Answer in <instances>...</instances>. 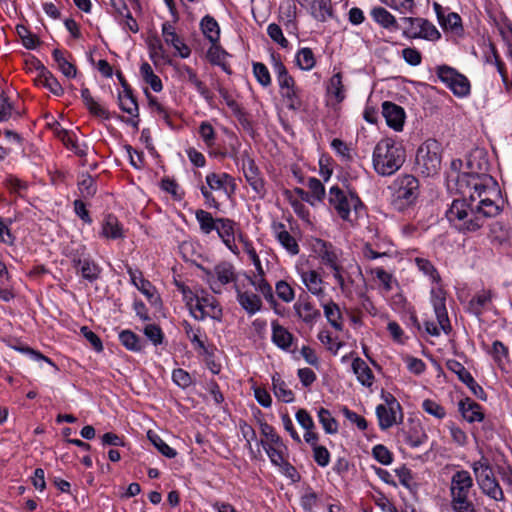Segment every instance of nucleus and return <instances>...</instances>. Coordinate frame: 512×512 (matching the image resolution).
Here are the masks:
<instances>
[{
	"label": "nucleus",
	"mask_w": 512,
	"mask_h": 512,
	"mask_svg": "<svg viewBox=\"0 0 512 512\" xmlns=\"http://www.w3.org/2000/svg\"><path fill=\"white\" fill-rule=\"evenodd\" d=\"M307 9L316 20L321 22L333 17L331 0H313Z\"/></svg>",
	"instance_id": "34"
},
{
	"label": "nucleus",
	"mask_w": 512,
	"mask_h": 512,
	"mask_svg": "<svg viewBox=\"0 0 512 512\" xmlns=\"http://www.w3.org/2000/svg\"><path fill=\"white\" fill-rule=\"evenodd\" d=\"M300 505L305 512H315L314 507L318 502V495L310 485L304 484L300 487Z\"/></svg>",
	"instance_id": "38"
},
{
	"label": "nucleus",
	"mask_w": 512,
	"mask_h": 512,
	"mask_svg": "<svg viewBox=\"0 0 512 512\" xmlns=\"http://www.w3.org/2000/svg\"><path fill=\"white\" fill-rule=\"evenodd\" d=\"M372 456L382 465H390L393 462L392 452L382 444H377L372 448Z\"/></svg>",
	"instance_id": "61"
},
{
	"label": "nucleus",
	"mask_w": 512,
	"mask_h": 512,
	"mask_svg": "<svg viewBox=\"0 0 512 512\" xmlns=\"http://www.w3.org/2000/svg\"><path fill=\"white\" fill-rule=\"evenodd\" d=\"M81 97L86 108L92 115L103 119H110L109 111L94 100L88 88H82Z\"/></svg>",
	"instance_id": "35"
},
{
	"label": "nucleus",
	"mask_w": 512,
	"mask_h": 512,
	"mask_svg": "<svg viewBox=\"0 0 512 512\" xmlns=\"http://www.w3.org/2000/svg\"><path fill=\"white\" fill-rule=\"evenodd\" d=\"M56 136L62 141L65 147L71 151H73L79 157H85L87 155L88 145L85 143H78L73 134L64 129V128H56L55 130Z\"/></svg>",
	"instance_id": "29"
},
{
	"label": "nucleus",
	"mask_w": 512,
	"mask_h": 512,
	"mask_svg": "<svg viewBox=\"0 0 512 512\" xmlns=\"http://www.w3.org/2000/svg\"><path fill=\"white\" fill-rule=\"evenodd\" d=\"M440 26L445 31H451L457 35L463 33L462 19L458 13L449 12L439 21Z\"/></svg>",
	"instance_id": "40"
},
{
	"label": "nucleus",
	"mask_w": 512,
	"mask_h": 512,
	"mask_svg": "<svg viewBox=\"0 0 512 512\" xmlns=\"http://www.w3.org/2000/svg\"><path fill=\"white\" fill-rule=\"evenodd\" d=\"M471 468L482 492L495 501H504V493L498 481L494 477L489 461L482 457L472 463Z\"/></svg>",
	"instance_id": "6"
},
{
	"label": "nucleus",
	"mask_w": 512,
	"mask_h": 512,
	"mask_svg": "<svg viewBox=\"0 0 512 512\" xmlns=\"http://www.w3.org/2000/svg\"><path fill=\"white\" fill-rule=\"evenodd\" d=\"M54 61L57 63L58 69L68 78H75L77 75V68L74 64L69 62L64 56V52L60 49H54L52 52Z\"/></svg>",
	"instance_id": "39"
},
{
	"label": "nucleus",
	"mask_w": 512,
	"mask_h": 512,
	"mask_svg": "<svg viewBox=\"0 0 512 512\" xmlns=\"http://www.w3.org/2000/svg\"><path fill=\"white\" fill-rule=\"evenodd\" d=\"M195 217L199 223L200 230L204 234H210L212 231L216 230L218 221L217 218H213L210 212L199 209L195 212Z\"/></svg>",
	"instance_id": "45"
},
{
	"label": "nucleus",
	"mask_w": 512,
	"mask_h": 512,
	"mask_svg": "<svg viewBox=\"0 0 512 512\" xmlns=\"http://www.w3.org/2000/svg\"><path fill=\"white\" fill-rule=\"evenodd\" d=\"M296 65L302 70H310L315 65L314 54L309 48H302L295 56Z\"/></svg>",
	"instance_id": "51"
},
{
	"label": "nucleus",
	"mask_w": 512,
	"mask_h": 512,
	"mask_svg": "<svg viewBox=\"0 0 512 512\" xmlns=\"http://www.w3.org/2000/svg\"><path fill=\"white\" fill-rule=\"evenodd\" d=\"M370 273L377 278L386 292H389L393 289L392 284L393 282H396V280L391 273L387 272L382 267L372 268Z\"/></svg>",
	"instance_id": "58"
},
{
	"label": "nucleus",
	"mask_w": 512,
	"mask_h": 512,
	"mask_svg": "<svg viewBox=\"0 0 512 512\" xmlns=\"http://www.w3.org/2000/svg\"><path fill=\"white\" fill-rule=\"evenodd\" d=\"M120 109L134 118L139 116V108L132 90L122 91L118 96Z\"/></svg>",
	"instance_id": "36"
},
{
	"label": "nucleus",
	"mask_w": 512,
	"mask_h": 512,
	"mask_svg": "<svg viewBox=\"0 0 512 512\" xmlns=\"http://www.w3.org/2000/svg\"><path fill=\"white\" fill-rule=\"evenodd\" d=\"M488 353L492 356L493 360L499 367L504 365L505 362L509 361L508 347L499 340H495L492 343V347L488 350Z\"/></svg>",
	"instance_id": "47"
},
{
	"label": "nucleus",
	"mask_w": 512,
	"mask_h": 512,
	"mask_svg": "<svg viewBox=\"0 0 512 512\" xmlns=\"http://www.w3.org/2000/svg\"><path fill=\"white\" fill-rule=\"evenodd\" d=\"M430 294L431 303L440 329L448 335L452 331V327L446 309V292L441 287H437L432 288Z\"/></svg>",
	"instance_id": "16"
},
{
	"label": "nucleus",
	"mask_w": 512,
	"mask_h": 512,
	"mask_svg": "<svg viewBox=\"0 0 512 512\" xmlns=\"http://www.w3.org/2000/svg\"><path fill=\"white\" fill-rule=\"evenodd\" d=\"M292 195L290 194V205L292 206L295 214L303 221L306 226H312V218L310 215L309 206L298 200H291Z\"/></svg>",
	"instance_id": "57"
},
{
	"label": "nucleus",
	"mask_w": 512,
	"mask_h": 512,
	"mask_svg": "<svg viewBox=\"0 0 512 512\" xmlns=\"http://www.w3.org/2000/svg\"><path fill=\"white\" fill-rule=\"evenodd\" d=\"M423 410L436 417L437 419H443L446 415V411L442 405L431 399H425L422 402Z\"/></svg>",
	"instance_id": "63"
},
{
	"label": "nucleus",
	"mask_w": 512,
	"mask_h": 512,
	"mask_svg": "<svg viewBox=\"0 0 512 512\" xmlns=\"http://www.w3.org/2000/svg\"><path fill=\"white\" fill-rule=\"evenodd\" d=\"M206 183L210 190H224L228 195L235 190V179L227 173H209Z\"/></svg>",
	"instance_id": "22"
},
{
	"label": "nucleus",
	"mask_w": 512,
	"mask_h": 512,
	"mask_svg": "<svg viewBox=\"0 0 512 512\" xmlns=\"http://www.w3.org/2000/svg\"><path fill=\"white\" fill-rule=\"evenodd\" d=\"M162 35L167 44L172 45L182 58H187L191 54L190 48L179 38L173 25L165 22L162 25Z\"/></svg>",
	"instance_id": "24"
},
{
	"label": "nucleus",
	"mask_w": 512,
	"mask_h": 512,
	"mask_svg": "<svg viewBox=\"0 0 512 512\" xmlns=\"http://www.w3.org/2000/svg\"><path fill=\"white\" fill-rule=\"evenodd\" d=\"M38 86L45 87L55 96H61L64 90L56 77L44 66L41 67L38 76L35 78Z\"/></svg>",
	"instance_id": "28"
},
{
	"label": "nucleus",
	"mask_w": 512,
	"mask_h": 512,
	"mask_svg": "<svg viewBox=\"0 0 512 512\" xmlns=\"http://www.w3.org/2000/svg\"><path fill=\"white\" fill-rule=\"evenodd\" d=\"M391 205L398 212H404L415 205L419 196V181L410 174L398 176L391 186Z\"/></svg>",
	"instance_id": "3"
},
{
	"label": "nucleus",
	"mask_w": 512,
	"mask_h": 512,
	"mask_svg": "<svg viewBox=\"0 0 512 512\" xmlns=\"http://www.w3.org/2000/svg\"><path fill=\"white\" fill-rule=\"evenodd\" d=\"M409 24V28L403 31V36L410 39H425L428 41H437L441 38V33L436 26L424 18L405 17L402 19Z\"/></svg>",
	"instance_id": "11"
},
{
	"label": "nucleus",
	"mask_w": 512,
	"mask_h": 512,
	"mask_svg": "<svg viewBox=\"0 0 512 512\" xmlns=\"http://www.w3.org/2000/svg\"><path fill=\"white\" fill-rule=\"evenodd\" d=\"M405 158L403 146L391 138H385L374 147L372 162L378 175L391 176L401 168Z\"/></svg>",
	"instance_id": "2"
},
{
	"label": "nucleus",
	"mask_w": 512,
	"mask_h": 512,
	"mask_svg": "<svg viewBox=\"0 0 512 512\" xmlns=\"http://www.w3.org/2000/svg\"><path fill=\"white\" fill-rule=\"evenodd\" d=\"M272 341L279 348L288 349V330L277 322L272 323Z\"/></svg>",
	"instance_id": "54"
},
{
	"label": "nucleus",
	"mask_w": 512,
	"mask_h": 512,
	"mask_svg": "<svg viewBox=\"0 0 512 512\" xmlns=\"http://www.w3.org/2000/svg\"><path fill=\"white\" fill-rule=\"evenodd\" d=\"M121 344L131 351H140L142 346L140 338L130 330H124L119 334Z\"/></svg>",
	"instance_id": "56"
},
{
	"label": "nucleus",
	"mask_w": 512,
	"mask_h": 512,
	"mask_svg": "<svg viewBox=\"0 0 512 512\" xmlns=\"http://www.w3.org/2000/svg\"><path fill=\"white\" fill-rule=\"evenodd\" d=\"M417 268L426 276L430 278V280L433 283H439L441 280V277L435 268V266L432 264V262L426 258L417 257L414 260Z\"/></svg>",
	"instance_id": "49"
},
{
	"label": "nucleus",
	"mask_w": 512,
	"mask_h": 512,
	"mask_svg": "<svg viewBox=\"0 0 512 512\" xmlns=\"http://www.w3.org/2000/svg\"><path fill=\"white\" fill-rule=\"evenodd\" d=\"M16 32L27 49H35L40 43L39 38L24 25H17Z\"/></svg>",
	"instance_id": "52"
},
{
	"label": "nucleus",
	"mask_w": 512,
	"mask_h": 512,
	"mask_svg": "<svg viewBox=\"0 0 512 512\" xmlns=\"http://www.w3.org/2000/svg\"><path fill=\"white\" fill-rule=\"evenodd\" d=\"M446 367L448 370L455 373L458 376V379L464 384L472 377L471 373L463 366V364L455 359H449L446 362Z\"/></svg>",
	"instance_id": "62"
},
{
	"label": "nucleus",
	"mask_w": 512,
	"mask_h": 512,
	"mask_svg": "<svg viewBox=\"0 0 512 512\" xmlns=\"http://www.w3.org/2000/svg\"><path fill=\"white\" fill-rule=\"evenodd\" d=\"M201 293V295L198 294V298L202 304L203 312L202 314L195 315V319L201 321L206 317H210L214 320H221L223 313L217 299L214 296L206 293L204 290H202Z\"/></svg>",
	"instance_id": "20"
},
{
	"label": "nucleus",
	"mask_w": 512,
	"mask_h": 512,
	"mask_svg": "<svg viewBox=\"0 0 512 512\" xmlns=\"http://www.w3.org/2000/svg\"><path fill=\"white\" fill-rule=\"evenodd\" d=\"M295 315L307 326L312 327L320 318L321 312L311 301V297L302 292L294 303Z\"/></svg>",
	"instance_id": "15"
},
{
	"label": "nucleus",
	"mask_w": 512,
	"mask_h": 512,
	"mask_svg": "<svg viewBox=\"0 0 512 512\" xmlns=\"http://www.w3.org/2000/svg\"><path fill=\"white\" fill-rule=\"evenodd\" d=\"M327 90L337 103H341L345 99V87L342 83V74L340 72L331 77Z\"/></svg>",
	"instance_id": "46"
},
{
	"label": "nucleus",
	"mask_w": 512,
	"mask_h": 512,
	"mask_svg": "<svg viewBox=\"0 0 512 512\" xmlns=\"http://www.w3.org/2000/svg\"><path fill=\"white\" fill-rule=\"evenodd\" d=\"M318 418L326 433L335 434L338 432V423L335 418L331 416L328 409L320 408L318 411Z\"/></svg>",
	"instance_id": "53"
},
{
	"label": "nucleus",
	"mask_w": 512,
	"mask_h": 512,
	"mask_svg": "<svg viewBox=\"0 0 512 512\" xmlns=\"http://www.w3.org/2000/svg\"><path fill=\"white\" fill-rule=\"evenodd\" d=\"M231 157L237 158L241 162V167L246 181L258 195H264L265 183L260 176V171L256 166L254 160L249 156L247 151H244L240 157L237 156L235 149H232Z\"/></svg>",
	"instance_id": "14"
},
{
	"label": "nucleus",
	"mask_w": 512,
	"mask_h": 512,
	"mask_svg": "<svg viewBox=\"0 0 512 512\" xmlns=\"http://www.w3.org/2000/svg\"><path fill=\"white\" fill-rule=\"evenodd\" d=\"M203 34L211 43H217L220 36V29L217 21L210 15H206L200 23Z\"/></svg>",
	"instance_id": "41"
},
{
	"label": "nucleus",
	"mask_w": 512,
	"mask_h": 512,
	"mask_svg": "<svg viewBox=\"0 0 512 512\" xmlns=\"http://www.w3.org/2000/svg\"><path fill=\"white\" fill-rule=\"evenodd\" d=\"M293 358L294 360H299L300 358H303L304 361L315 368H319L320 366V360L316 353V351L311 348L310 346L303 345L299 350L296 348L292 350Z\"/></svg>",
	"instance_id": "44"
},
{
	"label": "nucleus",
	"mask_w": 512,
	"mask_h": 512,
	"mask_svg": "<svg viewBox=\"0 0 512 512\" xmlns=\"http://www.w3.org/2000/svg\"><path fill=\"white\" fill-rule=\"evenodd\" d=\"M314 250L317 253L321 263L327 269L331 270L339 265L341 251L332 243L322 239H317L314 245Z\"/></svg>",
	"instance_id": "17"
},
{
	"label": "nucleus",
	"mask_w": 512,
	"mask_h": 512,
	"mask_svg": "<svg viewBox=\"0 0 512 512\" xmlns=\"http://www.w3.org/2000/svg\"><path fill=\"white\" fill-rule=\"evenodd\" d=\"M328 202L336 211L337 215L344 221L350 220V212L353 208L358 212L363 204L355 192L350 191L349 196L337 185L332 186L328 193Z\"/></svg>",
	"instance_id": "8"
},
{
	"label": "nucleus",
	"mask_w": 512,
	"mask_h": 512,
	"mask_svg": "<svg viewBox=\"0 0 512 512\" xmlns=\"http://www.w3.org/2000/svg\"><path fill=\"white\" fill-rule=\"evenodd\" d=\"M261 432L265 438L261 440V443L269 458L273 464L279 466L286 474L288 472V462L284 453V443L276 434L274 428L267 423L261 424Z\"/></svg>",
	"instance_id": "9"
},
{
	"label": "nucleus",
	"mask_w": 512,
	"mask_h": 512,
	"mask_svg": "<svg viewBox=\"0 0 512 512\" xmlns=\"http://www.w3.org/2000/svg\"><path fill=\"white\" fill-rule=\"evenodd\" d=\"M78 190L83 199L92 198L97 192L95 179L88 173L82 174L78 182Z\"/></svg>",
	"instance_id": "43"
},
{
	"label": "nucleus",
	"mask_w": 512,
	"mask_h": 512,
	"mask_svg": "<svg viewBox=\"0 0 512 512\" xmlns=\"http://www.w3.org/2000/svg\"><path fill=\"white\" fill-rule=\"evenodd\" d=\"M473 487V478L466 470L456 471L451 478L450 496L454 512H476L473 502L469 499Z\"/></svg>",
	"instance_id": "4"
},
{
	"label": "nucleus",
	"mask_w": 512,
	"mask_h": 512,
	"mask_svg": "<svg viewBox=\"0 0 512 512\" xmlns=\"http://www.w3.org/2000/svg\"><path fill=\"white\" fill-rule=\"evenodd\" d=\"M330 272L339 285L341 292L345 295L351 294L357 278L362 277L361 267L357 263H349L343 266L340 262Z\"/></svg>",
	"instance_id": "13"
},
{
	"label": "nucleus",
	"mask_w": 512,
	"mask_h": 512,
	"mask_svg": "<svg viewBox=\"0 0 512 512\" xmlns=\"http://www.w3.org/2000/svg\"><path fill=\"white\" fill-rule=\"evenodd\" d=\"M371 17L377 24L387 30L397 31L399 29L396 18L383 7H374L371 10Z\"/></svg>",
	"instance_id": "33"
},
{
	"label": "nucleus",
	"mask_w": 512,
	"mask_h": 512,
	"mask_svg": "<svg viewBox=\"0 0 512 512\" xmlns=\"http://www.w3.org/2000/svg\"><path fill=\"white\" fill-rule=\"evenodd\" d=\"M382 115L390 128H393L395 131H401L403 129L405 111L401 106L390 101H385L382 104Z\"/></svg>",
	"instance_id": "18"
},
{
	"label": "nucleus",
	"mask_w": 512,
	"mask_h": 512,
	"mask_svg": "<svg viewBox=\"0 0 512 512\" xmlns=\"http://www.w3.org/2000/svg\"><path fill=\"white\" fill-rule=\"evenodd\" d=\"M395 474L399 478V482L402 486L408 489L411 493L418 491L419 485L414 481V476L406 465H402L394 470Z\"/></svg>",
	"instance_id": "42"
},
{
	"label": "nucleus",
	"mask_w": 512,
	"mask_h": 512,
	"mask_svg": "<svg viewBox=\"0 0 512 512\" xmlns=\"http://www.w3.org/2000/svg\"><path fill=\"white\" fill-rule=\"evenodd\" d=\"M214 274H216V287L221 288V286L230 283H233L234 285L237 284V273L234 265L230 262L222 261L215 265Z\"/></svg>",
	"instance_id": "25"
},
{
	"label": "nucleus",
	"mask_w": 512,
	"mask_h": 512,
	"mask_svg": "<svg viewBox=\"0 0 512 512\" xmlns=\"http://www.w3.org/2000/svg\"><path fill=\"white\" fill-rule=\"evenodd\" d=\"M462 417L469 423L484 421L482 406L469 397L462 399L458 404Z\"/></svg>",
	"instance_id": "23"
},
{
	"label": "nucleus",
	"mask_w": 512,
	"mask_h": 512,
	"mask_svg": "<svg viewBox=\"0 0 512 512\" xmlns=\"http://www.w3.org/2000/svg\"><path fill=\"white\" fill-rule=\"evenodd\" d=\"M272 67L274 72L277 74V79L281 87L282 96L288 97V73L283 61L277 62Z\"/></svg>",
	"instance_id": "60"
},
{
	"label": "nucleus",
	"mask_w": 512,
	"mask_h": 512,
	"mask_svg": "<svg viewBox=\"0 0 512 512\" xmlns=\"http://www.w3.org/2000/svg\"><path fill=\"white\" fill-rule=\"evenodd\" d=\"M238 237H239V240L243 243L244 251L247 253V255L249 256V259L252 261V263L254 264V266L257 270V275L254 276V278L247 276V279L253 286H255V288L259 292H261L263 294V296L266 298V300L269 301L271 303V305H273L275 311L280 313V310L277 308L275 300H274L272 288L269 285V283L263 278L264 270L261 265L259 256L256 253V250L254 249L252 243L250 241H248L247 239H245L242 234H239Z\"/></svg>",
	"instance_id": "7"
},
{
	"label": "nucleus",
	"mask_w": 512,
	"mask_h": 512,
	"mask_svg": "<svg viewBox=\"0 0 512 512\" xmlns=\"http://www.w3.org/2000/svg\"><path fill=\"white\" fill-rule=\"evenodd\" d=\"M217 234L222 239L226 247L235 255L239 254L235 244V225L236 223L229 218H217Z\"/></svg>",
	"instance_id": "19"
},
{
	"label": "nucleus",
	"mask_w": 512,
	"mask_h": 512,
	"mask_svg": "<svg viewBox=\"0 0 512 512\" xmlns=\"http://www.w3.org/2000/svg\"><path fill=\"white\" fill-rule=\"evenodd\" d=\"M441 145L435 139H428L420 145L416 153V170L429 177L436 175L441 168Z\"/></svg>",
	"instance_id": "5"
},
{
	"label": "nucleus",
	"mask_w": 512,
	"mask_h": 512,
	"mask_svg": "<svg viewBox=\"0 0 512 512\" xmlns=\"http://www.w3.org/2000/svg\"><path fill=\"white\" fill-rule=\"evenodd\" d=\"M147 437L151 441V443L158 449V451L166 456L167 458H175L177 455L176 450L171 448L168 444H166L159 435L155 432L149 430L147 432Z\"/></svg>",
	"instance_id": "50"
},
{
	"label": "nucleus",
	"mask_w": 512,
	"mask_h": 512,
	"mask_svg": "<svg viewBox=\"0 0 512 512\" xmlns=\"http://www.w3.org/2000/svg\"><path fill=\"white\" fill-rule=\"evenodd\" d=\"M385 404L376 407V416L379 427L385 431L403 420V412L400 403L392 394L383 396Z\"/></svg>",
	"instance_id": "10"
},
{
	"label": "nucleus",
	"mask_w": 512,
	"mask_h": 512,
	"mask_svg": "<svg viewBox=\"0 0 512 512\" xmlns=\"http://www.w3.org/2000/svg\"><path fill=\"white\" fill-rule=\"evenodd\" d=\"M324 315L327 319V321L330 323V325L338 330H343V322H342V313L340 311V308L338 304H336L334 301L330 300L327 303H324L323 305Z\"/></svg>",
	"instance_id": "37"
},
{
	"label": "nucleus",
	"mask_w": 512,
	"mask_h": 512,
	"mask_svg": "<svg viewBox=\"0 0 512 512\" xmlns=\"http://www.w3.org/2000/svg\"><path fill=\"white\" fill-rule=\"evenodd\" d=\"M181 326L183 327L186 336L192 342L194 348L201 351L202 353H207V348L204 342L199 338L201 329L199 327L194 329L193 326L186 320L182 321Z\"/></svg>",
	"instance_id": "48"
},
{
	"label": "nucleus",
	"mask_w": 512,
	"mask_h": 512,
	"mask_svg": "<svg viewBox=\"0 0 512 512\" xmlns=\"http://www.w3.org/2000/svg\"><path fill=\"white\" fill-rule=\"evenodd\" d=\"M79 271L84 279L93 282L99 278L101 268L94 261L84 259Z\"/></svg>",
	"instance_id": "55"
},
{
	"label": "nucleus",
	"mask_w": 512,
	"mask_h": 512,
	"mask_svg": "<svg viewBox=\"0 0 512 512\" xmlns=\"http://www.w3.org/2000/svg\"><path fill=\"white\" fill-rule=\"evenodd\" d=\"M352 370L357 380L366 387H371L374 383V374L367 363L360 357H356L352 362Z\"/></svg>",
	"instance_id": "32"
},
{
	"label": "nucleus",
	"mask_w": 512,
	"mask_h": 512,
	"mask_svg": "<svg viewBox=\"0 0 512 512\" xmlns=\"http://www.w3.org/2000/svg\"><path fill=\"white\" fill-rule=\"evenodd\" d=\"M100 236L110 239L118 240L125 238V231L118 218L113 214H107L103 221Z\"/></svg>",
	"instance_id": "21"
},
{
	"label": "nucleus",
	"mask_w": 512,
	"mask_h": 512,
	"mask_svg": "<svg viewBox=\"0 0 512 512\" xmlns=\"http://www.w3.org/2000/svg\"><path fill=\"white\" fill-rule=\"evenodd\" d=\"M331 148L342 158L345 162L353 160L351 149L341 139L335 138L331 141Z\"/></svg>",
	"instance_id": "64"
},
{
	"label": "nucleus",
	"mask_w": 512,
	"mask_h": 512,
	"mask_svg": "<svg viewBox=\"0 0 512 512\" xmlns=\"http://www.w3.org/2000/svg\"><path fill=\"white\" fill-rule=\"evenodd\" d=\"M237 299L241 307L249 314H255L261 309L262 301L259 296L252 292H243L238 284H235Z\"/></svg>",
	"instance_id": "26"
},
{
	"label": "nucleus",
	"mask_w": 512,
	"mask_h": 512,
	"mask_svg": "<svg viewBox=\"0 0 512 512\" xmlns=\"http://www.w3.org/2000/svg\"><path fill=\"white\" fill-rule=\"evenodd\" d=\"M179 74L183 79L187 80L190 84H192L205 100H212L211 91L207 88L204 82L199 80L196 72L191 67L187 65H182L179 68Z\"/></svg>",
	"instance_id": "27"
},
{
	"label": "nucleus",
	"mask_w": 512,
	"mask_h": 512,
	"mask_svg": "<svg viewBox=\"0 0 512 512\" xmlns=\"http://www.w3.org/2000/svg\"><path fill=\"white\" fill-rule=\"evenodd\" d=\"M489 177L486 174L462 173L457 178L459 189L466 194L464 188L469 190V200L455 199L446 211V217L455 229L461 233H473L481 229L487 219L500 213L499 206L491 199L485 197Z\"/></svg>",
	"instance_id": "1"
},
{
	"label": "nucleus",
	"mask_w": 512,
	"mask_h": 512,
	"mask_svg": "<svg viewBox=\"0 0 512 512\" xmlns=\"http://www.w3.org/2000/svg\"><path fill=\"white\" fill-rule=\"evenodd\" d=\"M493 293L491 290H482L472 297L468 303V310L473 315L480 317L483 311L492 303Z\"/></svg>",
	"instance_id": "31"
},
{
	"label": "nucleus",
	"mask_w": 512,
	"mask_h": 512,
	"mask_svg": "<svg viewBox=\"0 0 512 512\" xmlns=\"http://www.w3.org/2000/svg\"><path fill=\"white\" fill-rule=\"evenodd\" d=\"M296 269L299 272L301 279L307 289L314 295L320 296L324 294V290L322 287V279L320 275L314 270L304 271L298 265H296Z\"/></svg>",
	"instance_id": "30"
},
{
	"label": "nucleus",
	"mask_w": 512,
	"mask_h": 512,
	"mask_svg": "<svg viewBox=\"0 0 512 512\" xmlns=\"http://www.w3.org/2000/svg\"><path fill=\"white\" fill-rule=\"evenodd\" d=\"M272 384L275 396L285 403L288 402L287 384L279 373L272 376Z\"/></svg>",
	"instance_id": "59"
},
{
	"label": "nucleus",
	"mask_w": 512,
	"mask_h": 512,
	"mask_svg": "<svg viewBox=\"0 0 512 512\" xmlns=\"http://www.w3.org/2000/svg\"><path fill=\"white\" fill-rule=\"evenodd\" d=\"M438 78L458 97L467 96L470 93V82L456 69L441 65L437 67Z\"/></svg>",
	"instance_id": "12"
}]
</instances>
